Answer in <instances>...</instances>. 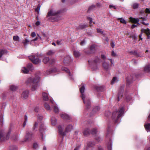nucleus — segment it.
<instances>
[{
	"instance_id": "1",
	"label": "nucleus",
	"mask_w": 150,
	"mask_h": 150,
	"mask_svg": "<svg viewBox=\"0 0 150 150\" xmlns=\"http://www.w3.org/2000/svg\"><path fill=\"white\" fill-rule=\"evenodd\" d=\"M43 117L41 115H38L37 116V121L35 122L33 127L34 130L37 128L38 125H39L40 126V131L41 133L44 130L46 129V128L44 127L42 121Z\"/></svg>"
},
{
	"instance_id": "2",
	"label": "nucleus",
	"mask_w": 150,
	"mask_h": 150,
	"mask_svg": "<svg viewBox=\"0 0 150 150\" xmlns=\"http://www.w3.org/2000/svg\"><path fill=\"white\" fill-rule=\"evenodd\" d=\"M85 90L84 86L83 85L82 86L80 89V91L81 94V97L83 100L84 103L86 105V108L88 109L90 107L91 103L89 99L87 97H86L84 93Z\"/></svg>"
},
{
	"instance_id": "3",
	"label": "nucleus",
	"mask_w": 150,
	"mask_h": 150,
	"mask_svg": "<svg viewBox=\"0 0 150 150\" xmlns=\"http://www.w3.org/2000/svg\"><path fill=\"white\" fill-rule=\"evenodd\" d=\"M124 113V109L123 108H120L118 112L114 111L112 114V119L115 118H119L122 116Z\"/></svg>"
},
{
	"instance_id": "4",
	"label": "nucleus",
	"mask_w": 150,
	"mask_h": 150,
	"mask_svg": "<svg viewBox=\"0 0 150 150\" xmlns=\"http://www.w3.org/2000/svg\"><path fill=\"white\" fill-rule=\"evenodd\" d=\"M60 13V11L58 10H56L54 8L49 9L47 15V17L50 18L52 16H56Z\"/></svg>"
},
{
	"instance_id": "5",
	"label": "nucleus",
	"mask_w": 150,
	"mask_h": 150,
	"mask_svg": "<svg viewBox=\"0 0 150 150\" xmlns=\"http://www.w3.org/2000/svg\"><path fill=\"white\" fill-rule=\"evenodd\" d=\"M40 78L39 77H36L35 78L33 79L31 78H30V80L33 83L32 86V91H34L37 89L38 87L37 83L39 81Z\"/></svg>"
},
{
	"instance_id": "6",
	"label": "nucleus",
	"mask_w": 150,
	"mask_h": 150,
	"mask_svg": "<svg viewBox=\"0 0 150 150\" xmlns=\"http://www.w3.org/2000/svg\"><path fill=\"white\" fill-rule=\"evenodd\" d=\"M29 59L34 64H37L40 62V60L38 58H35L34 56H30L29 57Z\"/></svg>"
},
{
	"instance_id": "7",
	"label": "nucleus",
	"mask_w": 150,
	"mask_h": 150,
	"mask_svg": "<svg viewBox=\"0 0 150 150\" xmlns=\"http://www.w3.org/2000/svg\"><path fill=\"white\" fill-rule=\"evenodd\" d=\"M71 61V58L69 55L66 56L64 59L63 62L65 65L68 64Z\"/></svg>"
},
{
	"instance_id": "8",
	"label": "nucleus",
	"mask_w": 150,
	"mask_h": 150,
	"mask_svg": "<svg viewBox=\"0 0 150 150\" xmlns=\"http://www.w3.org/2000/svg\"><path fill=\"white\" fill-rule=\"evenodd\" d=\"M4 134V132L3 130H0V142L3 141L5 139Z\"/></svg>"
},
{
	"instance_id": "9",
	"label": "nucleus",
	"mask_w": 150,
	"mask_h": 150,
	"mask_svg": "<svg viewBox=\"0 0 150 150\" xmlns=\"http://www.w3.org/2000/svg\"><path fill=\"white\" fill-rule=\"evenodd\" d=\"M18 88V87L17 86L13 84H12L10 86L9 89L10 90L15 91H16Z\"/></svg>"
},
{
	"instance_id": "10",
	"label": "nucleus",
	"mask_w": 150,
	"mask_h": 150,
	"mask_svg": "<svg viewBox=\"0 0 150 150\" xmlns=\"http://www.w3.org/2000/svg\"><path fill=\"white\" fill-rule=\"evenodd\" d=\"M62 118L65 120H69L71 119V117L65 113H62L60 115Z\"/></svg>"
},
{
	"instance_id": "11",
	"label": "nucleus",
	"mask_w": 150,
	"mask_h": 150,
	"mask_svg": "<svg viewBox=\"0 0 150 150\" xmlns=\"http://www.w3.org/2000/svg\"><path fill=\"white\" fill-rule=\"evenodd\" d=\"M58 128L59 132L60 134L63 136H64L66 134L65 132H63V128L62 126L59 125L58 126Z\"/></svg>"
},
{
	"instance_id": "12",
	"label": "nucleus",
	"mask_w": 150,
	"mask_h": 150,
	"mask_svg": "<svg viewBox=\"0 0 150 150\" xmlns=\"http://www.w3.org/2000/svg\"><path fill=\"white\" fill-rule=\"evenodd\" d=\"M73 129V126L71 124L67 125L66 127L65 132H68L70 131Z\"/></svg>"
},
{
	"instance_id": "13",
	"label": "nucleus",
	"mask_w": 150,
	"mask_h": 150,
	"mask_svg": "<svg viewBox=\"0 0 150 150\" xmlns=\"http://www.w3.org/2000/svg\"><path fill=\"white\" fill-rule=\"evenodd\" d=\"M130 21L132 23H137L138 24H139V19L138 18H133L132 17H131L129 18Z\"/></svg>"
},
{
	"instance_id": "14",
	"label": "nucleus",
	"mask_w": 150,
	"mask_h": 150,
	"mask_svg": "<svg viewBox=\"0 0 150 150\" xmlns=\"http://www.w3.org/2000/svg\"><path fill=\"white\" fill-rule=\"evenodd\" d=\"M109 64L108 63L105 61L103 62V68L107 70H108L109 68Z\"/></svg>"
},
{
	"instance_id": "15",
	"label": "nucleus",
	"mask_w": 150,
	"mask_h": 150,
	"mask_svg": "<svg viewBox=\"0 0 150 150\" xmlns=\"http://www.w3.org/2000/svg\"><path fill=\"white\" fill-rule=\"evenodd\" d=\"M28 91H24L22 94V97L24 99H26L28 98Z\"/></svg>"
},
{
	"instance_id": "16",
	"label": "nucleus",
	"mask_w": 150,
	"mask_h": 150,
	"mask_svg": "<svg viewBox=\"0 0 150 150\" xmlns=\"http://www.w3.org/2000/svg\"><path fill=\"white\" fill-rule=\"evenodd\" d=\"M141 31L145 33L147 35H150V30L149 28H147L146 29H142Z\"/></svg>"
},
{
	"instance_id": "17",
	"label": "nucleus",
	"mask_w": 150,
	"mask_h": 150,
	"mask_svg": "<svg viewBox=\"0 0 150 150\" xmlns=\"http://www.w3.org/2000/svg\"><path fill=\"white\" fill-rule=\"evenodd\" d=\"M100 6V4H97L96 6L95 5H92L90 6L88 8V11L90 10H93L96 8V6Z\"/></svg>"
},
{
	"instance_id": "18",
	"label": "nucleus",
	"mask_w": 150,
	"mask_h": 150,
	"mask_svg": "<svg viewBox=\"0 0 150 150\" xmlns=\"http://www.w3.org/2000/svg\"><path fill=\"white\" fill-rule=\"evenodd\" d=\"M42 96L43 99L45 101L48 100L49 98L48 97V95L47 93H44L42 94Z\"/></svg>"
},
{
	"instance_id": "19",
	"label": "nucleus",
	"mask_w": 150,
	"mask_h": 150,
	"mask_svg": "<svg viewBox=\"0 0 150 150\" xmlns=\"http://www.w3.org/2000/svg\"><path fill=\"white\" fill-rule=\"evenodd\" d=\"M88 25L86 24H81L78 26V29H82L87 28Z\"/></svg>"
},
{
	"instance_id": "20",
	"label": "nucleus",
	"mask_w": 150,
	"mask_h": 150,
	"mask_svg": "<svg viewBox=\"0 0 150 150\" xmlns=\"http://www.w3.org/2000/svg\"><path fill=\"white\" fill-rule=\"evenodd\" d=\"M51 121V124L52 125H54L57 123V120L54 117H52Z\"/></svg>"
},
{
	"instance_id": "21",
	"label": "nucleus",
	"mask_w": 150,
	"mask_h": 150,
	"mask_svg": "<svg viewBox=\"0 0 150 150\" xmlns=\"http://www.w3.org/2000/svg\"><path fill=\"white\" fill-rule=\"evenodd\" d=\"M62 70L63 71H65L67 72L69 74V76H71L69 70L67 68L65 67H63L62 68Z\"/></svg>"
},
{
	"instance_id": "22",
	"label": "nucleus",
	"mask_w": 150,
	"mask_h": 150,
	"mask_svg": "<svg viewBox=\"0 0 150 150\" xmlns=\"http://www.w3.org/2000/svg\"><path fill=\"white\" fill-rule=\"evenodd\" d=\"M145 128L147 131H150V123H148L144 125Z\"/></svg>"
},
{
	"instance_id": "23",
	"label": "nucleus",
	"mask_w": 150,
	"mask_h": 150,
	"mask_svg": "<svg viewBox=\"0 0 150 150\" xmlns=\"http://www.w3.org/2000/svg\"><path fill=\"white\" fill-rule=\"evenodd\" d=\"M139 18L140 19H143V20L142 21H141V23H142V24H143L144 25H149L148 23H146L144 22V21H145L146 20V18H145L141 17V18Z\"/></svg>"
},
{
	"instance_id": "24",
	"label": "nucleus",
	"mask_w": 150,
	"mask_h": 150,
	"mask_svg": "<svg viewBox=\"0 0 150 150\" xmlns=\"http://www.w3.org/2000/svg\"><path fill=\"white\" fill-rule=\"evenodd\" d=\"M22 72L24 74H27L28 72V69L25 67H23L22 69Z\"/></svg>"
},
{
	"instance_id": "25",
	"label": "nucleus",
	"mask_w": 150,
	"mask_h": 150,
	"mask_svg": "<svg viewBox=\"0 0 150 150\" xmlns=\"http://www.w3.org/2000/svg\"><path fill=\"white\" fill-rule=\"evenodd\" d=\"M90 133V131L88 129H85L83 131V133L85 135H87Z\"/></svg>"
},
{
	"instance_id": "26",
	"label": "nucleus",
	"mask_w": 150,
	"mask_h": 150,
	"mask_svg": "<svg viewBox=\"0 0 150 150\" xmlns=\"http://www.w3.org/2000/svg\"><path fill=\"white\" fill-rule=\"evenodd\" d=\"M49 61L50 59L49 58L46 57H45L43 60V62L45 64H46L47 62L49 63Z\"/></svg>"
},
{
	"instance_id": "27",
	"label": "nucleus",
	"mask_w": 150,
	"mask_h": 150,
	"mask_svg": "<svg viewBox=\"0 0 150 150\" xmlns=\"http://www.w3.org/2000/svg\"><path fill=\"white\" fill-rule=\"evenodd\" d=\"M74 55L76 57H78L80 56L81 54L79 51H75L74 52Z\"/></svg>"
},
{
	"instance_id": "28",
	"label": "nucleus",
	"mask_w": 150,
	"mask_h": 150,
	"mask_svg": "<svg viewBox=\"0 0 150 150\" xmlns=\"http://www.w3.org/2000/svg\"><path fill=\"white\" fill-rule=\"evenodd\" d=\"M55 52V51L53 50H50L47 53V54L48 55H51L53 54Z\"/></svg>"
},
{
	"instance_id": "29",
	"label": "nucleus",
	"mask_w": 150,
	"mask_h": 150,
	"mask_svg": "<svg viewBox=\"0 0 150 150\" xmlns=\"http://www.w3.org/2000/svg\"><path fill=\"white\" fill-rule=\"evenodd\" d=\"M44 106L45 108L47 110H51V108L50 106L48 104L45 103V104Z\"/></svg>"
},
{
	"instance_id": "30",
	"label": "nucleus",
	"mask_w": 150,
	"mask_h": 150,
	"mask_svg": "<svg viewBox=\"0 0 150 150\" xmlns=\"http://www.w3.org/2000/svg\"><path fill=\"white\" fill-rule=\"evenodd\" d=\"M139 6V4L137 3H135L133 4L132 6V8L134 9L137 8Z\"/></svg>"
},
{
	"instance_id": "31",
	"label": "nucleus",
	"mask_w": 150,
	"mask_h": 150,
	"mask_svg": "<svg viewBox=\"0 0 150 150\" xmlns=\"http://www.w3.org/2000/svg\"><path fill=\"white\" fill-rule=\"evenodd\" d=\"M127 83H130L132 81V78L131 76H128L126 79Z\"/></svg>"
},
{
	"instance_id": "32",
	"label": "nucleus",
	"mask_w": 150,
	"mask_h": 150,
	"mask_svg": "<svg viewBox=\"0 0 150 150\" xmlns=\"http://www.w3.org/2000/svg\"><path fill=\"white\" fill-rule=\"evenodd\" d=\"M24 119H25V121H24V122L23 124V127H24L26 125V123L27 122L28 118H27V116L26 115H25Z\"/></svg>"
},
{
	"instance_id": "33",
	"label": "nucleus",
	"mask_w": 150,
	"mask_h": 150,
	"mask_svg": "<svg viewBox=\"0 0 150 150\" xmlns=\"http://www.w3.org/2000/svg\"><path fill=\"white\" fill-rule=\"evenodd\" d=\"M118 19L120 20V21L121 23L125 24H126V21L122 18H119Z\"/></svg>"
},
{
	"instance_id": "34",
	"label": "nucleus",
	"mask_w": 150,
	"mask_h": 150,
	"mask_svg": "<svg viewBox=\"0 0 150 150\" xmlns=\"http://www.w3.org/2000/svg\"><path fill=\"white\" fill-rule=\"evenodd\" d=\"M33 69L32 64H29V72L30 71H32V70H33Z\"/></svg>"
},
{
	"instance_id": "35",
	"label": "nucleus",
	"mask_w": 150,
	"mask_h": 150,
	"mask_svg": "<svg viewBox=\"0 0 150 150\" xmlns=\"http://www.w3.org/2000/svg\"><path fill=\"white\" fill-rule=\"evenodd\" d=\"M144 70L145 71H149L150 70V67L149 65H146L144 68Z\"/></svg>"
},
{
	"instance_id": "36",
	"label": "nucleus",
	"mask_w": 150,
	"mask_h": 150,
	"mask_svg": "<svg viewBox=\"0 0 150 150\" xmlns=\"http://www.w3.org/2000/svg\"><path fill=\"white\" fill-rule=\"evenodd\" d=\"M54 112L56 113L57 112L59 111V109L56 105L54 106Z\"/></svg>"
},
{
	"instance_id": "37",
	"label": "nucleus",
	"mask_w": 150,
	"mask_h": 150,
	"mask_svg": "<svg viewBox=\"0 0 150 150\" xmlns=\"http://www.w3.org/2000/svg\"><path fill=\"white\" fill-rule=\"evenodd\" d=\"M12 139L15 141L16 140L18 139V135L17 134H16L12 136Z\"/></svg>"
},
{
	"instance_id": "38",
	"label": "nucleus",
	"mask_w": 150,
	"mask_h": 150,
	"mask_svg": "<svg viewBox=\"0 0 150 150\" xmlns=\"http://www.w3.org/2000/svg\"><path fill=\"white\" fill-rule=\"evenodd\" d=\"M14 40L15 41H18L19 40V38L18 36H14L13 37Z\"/></svg>"
},
{
	"instance_id": "39",
	"label": "nucleus",
	"mask_w": 150,
	"mask_h": 150,
	"mask_svg": "<svg viewBox=\"0 0 150 150\" xmlns=\"http://www.w3.org/2000/svg\"><path fill=\"white\" fill-rule=\"evenodd\" d=\"M10 150H17V147L16 146H11L10 147Z\"/></svg>"
},
{
	"instance_id": "40",
	"label": "nucleus",
	"mask_w": 150,
	"mask_h": 150,
	"mask_svg": "<svg viewBox=\"0 0 150 150\" xmlns=\"http://www.w3.org/2000/svg\"><path fill=\"white\" fill-rule=\"evenodd\" d=\"M100 110V108L98 107L97 106L95 107L93 110V111L94 112H96Z\"/></svg>"
},
{
	"instance_id": "41",
	"label": "nucleus",
	"mask_w": 150,
	"mask_h": 150,
	"mask_svg": "<svg viewBox=\"0 0 150 150\" xmlns=\"http://www.w3.org/2000/svg\"><path fill=\"white\" fill-rule=\"evenodd\" d=\"M40 6L39 5L37 8L35 9V11L37 12L38 13H39V10L40 8Z\"/></svg>"
},
{
	"instance_id": "42",
	"label": "nucleus",
	"mask_w": 150,
	"mask_h": 150,
	"mask_svg": "<svg viewBox=\"0 0 150 150\" xmlns=\"http://www.w3.org/2000/svg\"><path fill=\"white\" fill-rule=\"evenodd\" d=\"M97 31L98 33H100L101 34H103V32L100 29H97Z\"/></svg>"
},
{
	"instance_id": "43",
	"label": "nucleus",
	"mask_w": 150,
	"mask_h": 150,
	"mask_svg": "<svg viewBox=\"0 0 150 150\" xmlns=\"http://www.w3.org/2000/svg\"><path fill=\"white\" fill-rule=\"evenodd\" d=\"M28 40L27 38H25V40L23 41V43L24 45L26 46L28 44Z\"/></svg>"
},
{
	"instance_id": "44",
	"label": "nucleus",
	"mask_w": 150,
	"mask_h": 150,
	"mask_svg": "<svg viewBox=\"0 0 150 150\" xmlns=\"http://www.w3.org/2000/svg\"><path fill=\"white\" fill-rule=\"evenodd\" d=\"M5 52V50H0V58L1 57L2 55Z\"/></svg>"
},
{
	"instance_id": "45",
	"label": "nucleus",
	"mask_w": 150,
	"mask_h": 150,
	"mask_svg": "<svg viewBox=\"0 0 150 150\" xmlns=\"http://www.w3.org/2000/svg\"><path fill=\"white\" fill-rule=\"evenodd\" d=\"M55 61V59H50V61H49V63L50 64H52Z\"/></svg>"
},
{
	"instance_id": "46",
	"label": "nucleus",
	"mask_w": 150,
	"mask_h": 150,
	"mask_svg": "<svg viewBox=\"0 0 150 150\" xmlns=\"http://www.w3.org/2000/svg\"><path fill=\"white\" fill-rule=\"evenodd\" d=\"M95 46L94 45H92L90 47V49L91 51L92 52L91 53L93 52L95 50Z\"/></svg>"
},
{
	"instance_id": "47",
	"label": "nucleus",
	"mask_w": 150,
	"mask_h": 150,
	"mask_svg": "<svg viewBox=\"0 0 150 150\" xmlns=\"http://www.w3.org/2000/svg\"><path fill=\"white\" fill-rule=\"evenodd\" d=\"M38 147V145L37 143H35L33 144V147L34 148L36 149Z\"/></svg>"
},
{
	"instance_id": "48",
	"label": "nucleus",
	"mask_w": 150,
	"mask_h": 150,
	"mask_svg": "<svg viewBox=\"0 0 150 150\" xmlns=\"http://www.w3.org/2000/svg\"><path fill=\"white\" fill-rule=\"evenodd\" d=\"M11 134V132L10 131H9L8 132L7 134L6 135V139H8L9 138V136Z\"/></svg>"
},
{
	"instance_id": "49",
	"label": "nucleus",
	"mask_w": 150,
	"mask_h": 150,
	"mask_svg": "<svg viewBox=\"0 0 150 150\" xmlns=\"http://www.w3.org/2000/svg\"><path fill=\"white\" fill-rule=\"evenodd\" d=\"M97 132V130L96 129H92V133L93 134H95Z\"/></svg>"
},
{
	"instance_id": "50",
	"label": "nucleus",
	"mask_w": 150,
	"mask_h": 150,
	"mask_svg": "<svg viewBox=\"0 0 150 150\" xmlns=\"http://www.w3.org/2000/svg\"><path fill=\"white\" fill-rule=\"evenodd\" d=\"M36 35V33L35 32H32L30 34V36L33 38L35 37Z\"/></svg>"
},
{
	"instance_id": "51",
	"label": "nucleus",
	"mask_w": 150,
	"mask_h": 150,
	"mask_svg": "<svg viewBox=\"0 0 150 150\" xmlns=\"http://www.w3.org/2000/svg\"><path fill=\"white\" fill-rule=\"evenodd\" d=\"M88 19L90 21V25L91 26H92V25L91 24H92V23H93L92 19V18H89Z\"/></svg>"
},
{
	"instance_id": "52",
	"label": "nucleus",
	"mask_w": 150,
	"mask_h": 150,
	"mask_svg": "<svg viewBox=\"0 0 150 150\" xmlns=\"http://www.w3.org/2000/svg\"><path fill=\"white\" fill-rule=\"evenodd\" d=\"M117 78L116 77H114L112 81V82H111V83L112 84H113L114 83V82H115V81L116 80Z\"/></svg>"
},
{
	"instance_id": "53",
	"label": "nucleus",
	"mask_w": 150,
	"mask_h": 150,
	"mask_svg": "<svg viewBox=\"0 0 150 150\" xmlns=\"http://www.w3.org/2000/svg\"><path fill=\"white\" fill-rule=\"evenodd\" d=\"M120 96H122V93L121 92H119L118 93V101L119 100V98Z\"/></svg>"
},
{
	"instance_id": "54",
	"label": "nucleus",
	"mask_w": 150,
	"mask_h": 150,
	"mask_svg": "<svg viewBox=\"0 0 150 150\" xmlns=\"http://www.w3.org/2000/svg\"><path fill=\"white\" fill-rule=\"evenodd\" d=\"M146 13H150V9L149 8H146Z\"/></svg>"
},
{
	"instance_id": "55",
	"label": "nucleus",
	"mask_w": 150,
	"mask_h": 150,
	"mask_svg": "<svg viewBox=\"0 0 150 150\" xmlns=\"http://www.w3.org/2000/svg\"><path fill=\"white\" fill-rule=\"evenodd\" d=\"M112 55L113 56H116V54L113 51H112Z\"/></svg>"
},
{
	"instance_id": "56",
	"label": "nucleus",
	"mask_w": 150,
	"mask_h": 150,
	"mask_svg": "<svg viewBox=\"0 0 150 150\" xmlns=\"http://www.w3.org/2000/svg\"><path fill=\"white\" fill-rule=\"evenodd\" d=\"M108 150H112V146L111 144L109 145L108 147Z\"/></svg>"
},
{
	"instance_id": "57",
	"label": "nucleus",
	"mask_w": 150,
	"mask_h": 150,
	"mask_svg": "<svg viewBox=\"0 0 150 150\" xmlns=\"http://www.w3.org/2000/svg\"><path fill=\"white\" fill-rule=\"evenodd\" d=\"M39 109L38 107H36L35 108V111L36 112H38L39 111Z\"/></svg>"
},
{
	"instance_id": "58",
	"label": "nucleus",
	"mask_w": 150,
	"mask_h": 150,
	"mask_svg": "<svg viewBox=\"0 0 150 150\" xmlns=\"http://www.w3.org/2000/svg\"><path fill=\"white\" fill-rule=\"evenodd\" d=\"M102 88V87H101V86H99V87H98L96 88V89L98 91H101V89Z\"/></svg>"
},
{
	"instance_id": "59",
	"label": "nucleus",
	"mask_w": 150,
	"mask_h": 150,
	"mask_svg": "<svg viewBox=\"0 0 150 150\" xmlns=\"http://www.w3.org/2000/svg\"><path fill=\"white\" fill-rule=\"evenodd\" d=\"M99 59L98 58H97L96 59V60H94V62L95 63H96L99 62Z\"/></svg>"
},
{
	"instance_id": "60",
	"label": "nucleus",
	"mask_w": 150,
	"mask_h": 150,
	"mask_svg": "<svg viewBox=\"0 0 150 150\" xmlns=\"http://www.w3.org/2000/svg\"><path fill=\"white\" fill-rule=\"evenodd\" d=\"M101 57L103 59H105L106 58V57L104 55H101Z\"/></svg>"
},
{
	"instance_id": "61",
	"label": "nucleus",
	"mask_w": 150,
	"mask_h": 150,
	"mask_svg": "<svg viewBox=\"0 0 150 150\" xmlns=\"http://www.w3.org/2000/svg\"><path fill=\"white\" fill-rule=\"evenodd\" d=\"M109 7H110V8H113L114 9H116V7H115V6H113V5H110V6H109Z\"/></svg>"
},
{
	"instance_id": "62",
	"label": "nucleus",
	"mask_w": 150,
	"mask_h": 150,
	"mask_svg": "<svg viewBox=\"0 0 150 150\" xmlns=\"http://www.w3.org/2000/svg\"><path fill=\"white\" fill-rule=\"evenodd\" d=\"M111 45L112 48H113L114 47L115 44L113 42H112L111 43Z\"/></svg>"
},
{
	"instance_id": "63",
	"label": "nucleus",
	"mask_w": 150,
	"mask_h": 150,
	"mask_svg": "<svg viewBox=\"0 0 150 150\" xmlns=\"http://www.w3.org/2000/svg\"><path fill=\"white\" fill-rule=\"evenodd\" d=\"M137 27V25H135L134 24H133L132 25L131 28H134Z\"/></svg>"
},
{
	"instance_id": "64",
	"label": "nucleus",
	"mask_w": 150,
	"mask_h": 150,
	"mask_svg": "<svg viewBox=\"0 0 150 150\" xmlns=\"http://www.w3.org/2000/svg\"><path fill=\"white\" fill-rule=\"evenodd\" d=\"M35 24L37 25H38L40 24V22L39 21H37L36 22Z\"/></svg>"
}]
</instances>
